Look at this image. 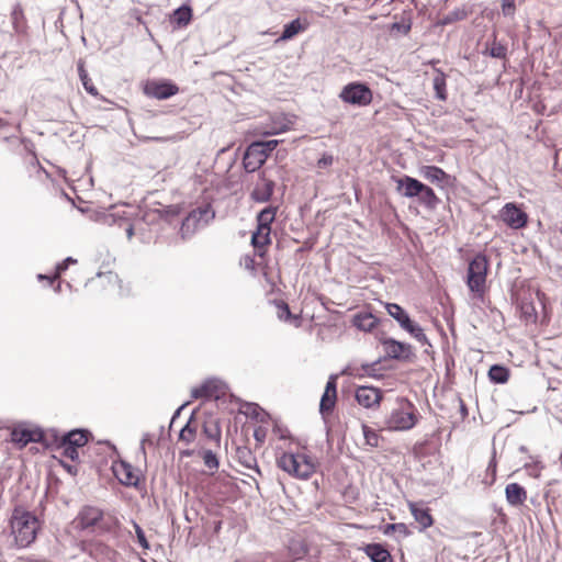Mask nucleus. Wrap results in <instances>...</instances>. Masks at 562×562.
<instances>
[{
  "label": "nucleus",
  "instance_id": "nucleus-1",
  "mask_svg": "<svg viewBox=\"0 0 562 562\" xmlns=\"http://www.w3.org/2000/svg\"><path fill=\"white\" fill-rule=\"evenodd\" d=\"M11 528L16 544L25 548L36 538L38 520L30 512H14L11 519Z\"/></svg>",
  "mask_w": 562,
  "mask_h": 562
},
{
  "label": "nucleus",
  "instance_id": "nucleus-2",
  "mask_svg": "<svg viewBox=\"0 0 562 562\" xmlns=\"http://www.w3.org/2000/svg\"><path fill=\"white\" fill-rule=\"evenodd\" d=\"M277 464L284 472L299 479H308L315 471L313 462L305 454L283 452Z\"/></svg>",
  "mask_w": 562,
  "mask_h": 562
},
{
  "label": "nucleus",
  "instance_id": "nucleus-3",
  "mask_svg": "<svg viewBox=\"0 0 562 562\" xmlns=\"http://www.w3.org/2000/svg\"><path fill=\"white\" fill-rule=\"evenodd\" d=\"M417 423L415 406L407 400H402L386 419V425L393 430H408Z\"/></svg>",
  "mask_w": 562,
  "mask_h": 562
},
{
  "label": "nucleus",
  "instance_id": "nucleus-4",
  "mask_svg": "<svg viewBox=\"0 0 562 562\" xmlns=\"http://www.w3.org/2000/svg\"><path fill=\"white\" fill-rule=\"evenodd\" d=\"M215 217L210 205L192 210L182 221L180 235L182 239L190 238L198 229L207 225Z\"/></svg>",
  "mask_w": 562,
  "mask_h": 562
},
{
  "label": "nucleus",
  "instance_id": "nucleus-5",
  "mask_svg": "<svg viewBox=\"0 0 562 562\" xmlns=\"http://www.w3.org/2000/svg\"><path fill=\"white\" fill-rule=\"evenodd\" d=\"M488 269L486 256L479 254L469 263L467 284L471 292L483 294Z\"/></svg>",
  "mask_w": 562,
  "mask_h": 562
},
{
  "label": "nucleus",
  "instance_id": "nucleus-6",
  "mask_svg": "<svg viewBox=\"0 0 562 562\" xmlns=\"http://www.w3.org/2000/svg\"><path fill=\"white\" fill-rule=\"evenodd\" d=\"M339 98L349 104L369 105L372 102V91L364 83L351 82L342 88Z\"/></svg>",
  "mask_w": 562,
  "mask_h": 562
},
{
  "label": "nucleus",
  "instance_id": "nucleus-7",
  "mask_svg": "<svg viewBox=\"0 0 562 562\" xmlns=\"http://www.w3.org/2000/svg\"><path fill=\"white\" fill-rule=\"evenodd\" d=\"M80 550L99 562H112L116 558V551L99 540L81 541Z\"/></svg>",
  "mask_w": 562,
  "mask_h": 562
},
{
  "label": "nucleus",
  "instance_id": "nucleus-8",
  "mask_svg": "<svg viewBox=\"0 0 562 562\" xmlns=\"http://www.w3.org/2000/svg\"><path fill=\"white\" fill-rule=\"evenodd\" d=\"M179 92L177 85L166 80H150L144 87V93L147 97L158 100L168 99Z\"/></svg>",
  "mask_w": 562,
  "mask_h": 562
},
{
  "label": "nucleus",
  "instance_id": "nucleus-9",
  "mask_svg": "<svg viewBox=\"0 0 562 562\" xmlns=\"http://www.w3.org/2000/svg\"><path fill=\"white\" fill-rule=\"evenodd\" d=\"M337 379L338 376L336 374L329 375L324 393L321 397L319 413L324 418L331 414L335 408L337 402Z\"/></svg>",
  "mask_w": 562,
  "mask_h": 562
},
{
  "label": "nucleus",
  "instance_id": "nucleus-10",
  "mask_svg": "<svg viewBox=\"0 0 562 562\" xmlns=\"http://www.w3.org/2000/svg\"><path fill=\"white\" fill-rule=\"evenodd\" d=\"M502 221L510 228H522L527 224V214L514 203H506L499 212Z\"/></svg>",
  "mask_w": 562,
  "mask_h": 562
},
{
  "label": "nucleus",
  "instance_id": "nucleus-11",
  "mask_svg": "<svg viewBox=\"0 0 562 562\" xmlns=\"http://www.w3.org/2000/svg\"><path fill=\"white\" fill-rule=\"evenodd\" d=\"M385 355L395 360H408L412 356V346L406 342L397 341L393 338L381 340Z\"/></svg>",
  "mask_w": 562,
  "mask_h": 562
},
{
  "label": "nucleus",
  "instance_id": "nucleus-12",
  "mask_svg": "<svg viewBox=\"0 0 562 562\" xmlns=\"http://www.w3.org/2000/svg\"><path fill=\"white\" fill-rule=\"evenodd\" d=\"M274 181L265 177V173H260L251 193L250 198L257 203H266L270 201L273 190Z\"/></svg>",
  "mask_w": 562,
  "mask_h": 562
},
{
  "label": "nucleus",
  "instance_id": "nucleus-13",
  "mask_svg": "<svg viewBox=\"0 0 562 562\" xmlns=\"http://www.w3.org/2000/svg\"><path fill=\"white\" fill-rule=\"evenodd\" d=\"M102 514H103V512L98 507H94V506L82 507L75 519V522L77 524V528H79L80 530L95 528Z\"/></svg>",
  "mask_w": 562,
  "mask_h": 562
},
{
  "label": "nucleus",
  "instance_id": "nucleus-14",
  "mask_svg": "<svg viewBox=\"0 0 562 562\" xmlns=\"http://www.w3.org/2000/svg\"><path fill=\"white\" fill-rule=\"evenodd\" d=\"M267 160V154L262 153L252 142L246 149L243 158V165L247 172H255Z\"/></svg>",
  "mask_w": 562,
  "mask_h": 562
},
{
  "label": "nucleus",
  "instance_id": "nucleus-15",
  "mask_svg": "<svg viewBox=\"0 0 562 562\" xmlns=\"http://www.w3.org/2000/svg\"><path fill=\"white\" fill-rule=\"evenodd\" d=\"M113 471L117 480L125 486H137L139 482V475L134 468L125 461H121L119 464L113 467Z\"/></svg>",
  "mask_w": 562,
  "mask_h": 562
},
{
  "label": "nucleus",
  "instance_id": "nucleus-16",
  "mask_svg": "<svg viewBox=\"0 0 562 562\" xmlns=\"http://www.w3.org/2000/svg\"><path fill=\"white\" fill-rule=\"evenodd\" d=\"M381 397L382 395L380 390L372 386H360L356 391L357 402L366 408H371L374 405H378Z\"/></svg>",
  "mask_w": 562,
  "mask_h": 562
},
{
  "label": "nucleus",
  "instance_id": "nucleus-17",
  "mask_svg": "<svg viewBox=\"0 0 562 562\" xmlns=\"http://www.w3.org/2000/svg\"><path fill=\"white\" fill-rule=\"evenodd\" d=\"M396 183L397 192L408 199L417 198L423 186V182L409 176L397 179Z\"/></svg>",
  "mask_w": 562,
  "mask_h": 562
},
{
  "label": "nucleus",
  "instance_id": "nucleus-18",
  "mask_svg": "<svg viewBox=\"0 0 562 562\" xmlns=\"http://www.w3.org/2000/svg\"><path fill=\"white\" fill-rule=\"evenodd\" d=\"M220 393H222V386L220 381L217 380H206L202 385L199 387H194L191 391V397L192 398H217L220 396Z\"/></svg>",
  "mask_w": 562,
  "mask_h": 562
},
{
  "label": "nucleus",
  "instance_id": "nucleus-19",
  "mask_svg": "<svg viewBox=\"0 0 562 562\" xmlns=\"http://www.w3.org/2000/svg\"><path fill=\"white\" fill-rule=\"evenodd\" d=\"M505 497L512 507H519L527 501V491L518 483H509L505 487Z\"/></svg>",
  "mask_w": 562,
  "mask_h": 562
},
{
  "label": "nucleus",
  "instance_id": "nucleus-20",
  "mask_svg": "<svg viewBox=\"0 0 562 562\" xmlns=\"http://www.w3.org/2000/svg\"><path fill=\"white\" fill-rule=\"evenodd\" d=\"M271 229H265L257 227V229L251 235V245L256 249V255L259 257H263L267 251V246L271 244Z\"/></svg>",
  "mask_w": 562,
  "mask_h": 562
},
{
  "label": "nucleus",
  "instance_id": "nucleus-21",
  "mask_svg": "<svg viewBox=\"0 0 562 562\" xmlns=\"http://www.w3.org/2000/svg\"><path fill=\"white\" fill-rule=\"evenodd\" d=\"M408 506L414 519L416 520V522H418L422 530L430 527L434 524V519L429 513V508L418 503H409Z\"/></svg>",
  "mask_w": 562,
  "mask_h": 562
},
{
  "label": "nucleus",
  "instance_id": "nucleus-22",
  "mask_svg": "<svg viewBox=\"0 0 562 562\" xmlns=\"http://www.w3.org/2000/svg\"><path fill=\"white\" fill-rule=\"evenodd\" d=\"M352 324L362 331H371L379 324V318L371 312L361 311L353 315Z\"/></svg>",
  "mask_w": 562,
  "mask_h": 562
},
{
  "label": "nucleus",
  "instance_id": "nucleus-23",
  "mask_svg": "<svg viewBox=\"0 0 562 562\" xmlns=\"http://www.w3.org/2000/svg\"><path fill=\"white\" fill-rule=\"evenodd\" d=\"M307 27L308 22L302 21L300 18L294 19L293 21L284 25L283 32L281 36L276 41V43L289 41L299 33L304 32Z\"/></svg>",
  "mask_w": 562,
  "mask_h": 562
},
{
  "label": "nucleus",
  "instance_id": "nucleus-24",
  "mask_svg": "<svg viewBox=\"0 0 562 562\" xmlns=\"http://www.w3.org/2000/svg\"><path fill=\"white\" fill-rule=\"evenodd\" d=\"M119 527H120L119 519L115 516H113L112 514L103 512L95 529L101 535L109 533V535L116 536Z\"/></svg>",
  "mask_w": 562,
  "mask_h": 562
},
{
  "label": "nucleus",
  "instance_id": "nucleus-25",
  "mask_svg": "<svg viewBox=\"0 0 562 562\" xmlns=\"http://www.w3.org/2000/svg\"><path fill=\"white\" fill-rule=\"evenodd\" d=\"M236 458L243 467L254 470L256 473L261 475V471L257 464V459L248 447H238L236 449Z\"/></svg>",
  "mask_w": 562,
  "mask_h": 562
},
{
  "label": "nucleus",
  "instance_id": "nucleus-26",
  "mask_svg": "<svg viewBox=\"0 0 562 562\" xmlns=\"http://www.w3.org/2000/svg\"><path fill=\"white\" fill-rule=\"evenodd\" d=\"M420 175L429 182L438 186H442L449 178V176L437 166H424L420 169Z\"/></svg>",
  "mask_w": 562,
  "mask_h": 562
},
{
  "label": "nucleus",
  "instance_id": "nucleus-27",
  "mask_svg": "<svg viewBox=\"0 0 562 562\" xmlns=\"http://www.w3.org/2000/svg\"><path fill=\"white\" fill-rule=\"evenodd\" d=\"M385 308L389 315L393 317L404 330L413 323L409 315L398 304L386 303Z\"/></svg>",
  "mask_w": 562,
  "mask_h": 562
},
{
  "label": "nucleus",
  "instance_id": "nucleus-28",
  "mask_svg": "<svg viewBox=\"0 0 562 562\" xmlns=\"http://www.w3.org/2000/svg\"><path fill=\"white\" fill-rule=\"evenodd\" d=\"M293 120L284 114L278 115L272 119L271 126L263 135H278L291 130Z\"/></svg>",
  "mask_w": 562,
  "mask_h": 562
},
{
  "label": "nucleus",
  "instance_id": "nucleus-29",
  "mask_svg": "<svg viewBox=\"0 0 562 562\" xmlns=\"http://www.w3.org/2000/svg\"><path fill=\"white\" fill-rule=\"evenodd\" d=\"M364 552L372 562H392L390 552L379 543H370L364 548Z\"/></svg>",
  "mask_w": 562,
  "mask_h": 562
},
{
  "label": "nucleus",
  "instance_id": "nucleus-30",
  "mask_svg": "<svg viewBox=\"0 0 562 562\" xmlns=\"http://www.w3.org/2000/svg\"><path fill=\"white\" fill-rule=\"evenodd\" d=\"M417 199L420 204L429 210H435L440 204V199L436 195L435 191L424 183Z\"/></svg>",
  "mask_w": 562,
  "mask_h": 562
},
{
  "label": "nucleus",
  "instance_id": "nucleus-31",
  "mask_svg": "<svg viewBox=\"0 0 562 562\" xmlns=\"http://www.w3.org/2000/svg\"><path fill=\"white\" fill-rule=\"evenodd\" d=\"M60 442L75 448L83 447L88 442L87 432L80 429L71 430L63 435Z\"/></svg>",
  "mask_w": 562,
  "mask_h": 562
},
{
  "label": "nucleus",
  "instance_id": "nucleus-32",
  "mask_svg": "<svg viewBox=\"0 0 562 562\" xmlns=\"http://www.w3.org/2000/svg\"><path fill=\"white\" fill-rule=\"evenodd\" d=\"M432 87L435 90V97L440 101L447 100V83H446V75L436 69L435 76L432 78Z\"/></svg>",
  "mask_w": 562,
  "mask_h": 562
},
{
  "label": "nucleus",
  "instance_id": "nucleus-33",
  "mask_svg": "<svg viewBox=\"0 0 562 562\" xmlns=\"http://www.w3.org/2000/svg\"><path fill=\"white\" fill-rule=\"evenodd\" d=\"M277 207L268 206L261 210L257 215V227L271 229V223L274 221Z\"/></svg>",
  "mask_w": 562,
  "mask_h": 562
},
{
  "label": "nucleus",
  "instance_id": "nucleus-34",
  "mask_svg": "<svg viewBox=\"0 0 562 562\" xmlns=\"http://www.w3.org/2000/svg\"><path fill=\"white\" fill-rule=\"evenodd\" d=\"M192 18V9L190 5H181L175 10L171 21L178 26H187Z\"/></svg>",
  "mask_w": 562,
  "mask_h": 562
},
{
  "label": "nucleus",
  "instance_id": "nucleus-35",
  "mask_svg": "<svg viewBox=\"0 0 562 562\" xmlns=\"http://www.w3.org/2000/svg\"><path fill=\"white\" fill-rule=\"evenodd\" d=\"M203 434L207 439L214 441L216 446H220L222 431L217 420L212 419L205 422L203 425Z\"/></svg>",
  "mask_w": 562,
  "mask_h": 562
},
{
  "label": "nucleus",
  "instance_id": "nucleus-36",
  "mask_svg": "<svg viewBox=\"0 0 562 562\" xmlns=\"http://www.w3.org/2000/svg\"><path fill=\"white\" fill-rule=\"evenodd\" d=\"M488 378L495 383H505L509 379V370L499 364H494L488 370Z\"/></svg>",
  "mask_w": 562,
  "mask_h": 562
},
{
  "label": "nucleus",
  "instance_id": "nucleus-37",
  "mask_svg": "<svg viewBox=\"0 0 562 562\" xmlns=\"http://www.w3.org/2000/svg\"><path fill=\"white\" fill-rule=\"evenodd\" d=\"M483 54H488L493 58L505 59L507 55V46L501 42H497L496 37L494 36L491 46H487Z\"/></svg>",
  "mask_w": 562,
  "mask_h": 562
},
{
  "label": "nucleus",
  "instance_id": "nucleus-38",
  "mask_svg": "<svg viewBox=\"0 0 562 562\" xmlns=\"http://www.w3.org/2000/svg\"><path fill=\"white\" fill-rule=\"evenodd\" d=\"M193 416L187 422V424L181 428L179 432V440L186 442L187 445L191 443L195 439L196 427L191 425Z\"/></svg>",
  "mask_w": 562,
  "mask_h": 562
},
{
  "label": "nucleus",
  "instance_id": "nucleus-39",
  "mask_svg": "<svg viewBox=\"0 0 562 562\" xmlns=\"http://www.w3.org/2000/svg\"><path fill=\"white\" fill-rule=\"evenodd\" d=\"M200 456L203 459L204 465L211 471L218 469L220 462L216 454L210 449H203L200 451Z\"/></svg>",
  "mask_w": 562,
  "mask_h": 562
},
{
  "label": "nucleus",
  "instance_id": "nucleus-40",
  "mask_svg": "<svg viewBox=\"0 0 562 562\" xmlns=\"http://www.w3.org/2000/svg\"><path fill=\"white\" fill-rule=\"evenodd\" d=\"M467 15H468V12L463 8H457L454 10H452L451 12H449L448 14H446L440 20L439 23L441 25H448V24H451L453 22L461 21V20L465 19Z\"/></svg>",
  "mask_w": 562,
  "mask_h": 562
},
{
  "label": "nucleus",
  "instance_id": "nucleus-41",
  "mask_svg": "<svg viewBox=\"0 0 562 562\" xmlns=\"http://www.w3.org/2000/svg\"><path fill=\"white\" fill-rule=\"evenodd\" d=\"M520 311L526 322L535 323L537 321V311L532 302L521 301Z\"/></svg>",
  "mask_w": 562,
  "mask_h": 562
},
{
  "label": "nucleus",
  "instance_id": "nucleus-42",
  "mask_svg": "<svg viewBox=\"0 0 562 562\" xmlns=\"http://www.w3.org/2000/svg\"><path fill=\"white\" fill-rule=\"evenodd\" d=\"M35 434L31 430H21V431H16L14 430L12 432V440L14 442H18V443H22L23 446H25L26 443L31 442V441H36L35 439Z\"/></svg>",
  "mask_w": 562,
  "mask_h": 562
},
{
  "label": "nucleus",
  "instance_id": "nucleus-43",
  "mask_svg": "<svg viewBox=\"0 0 562 562\" xmlns=\"http://www.w3.org/2000/svg\"><path fill=\"white\" fill-rule=\"evenodd\" d=\"M405 330L408 331L420 344H429L428 338L425 335L423 328L419 325L415 324L414 322Z\"/></svg>",
  "mask_w": 562,
  "mask_h": 562
},
{
  "label": "nucleus",
  "instance_id": "nucleus-44",
  "mask_svg": "<svg viewBox=\"0 0 562 562\" xmlns=\"http://www.w3.org/2000/svg\"><path fill=\"white\" fill-rule=\"evenodd\" d=\"M391 532H397L402 537H407L411 535L408 527L403 522L389 524L384 529L385 535H390Z\"/></svg>",
  "mask_w": 562,
  "mask_h": 562
},
{
  "label": "nucleus",
  "instance_id": "nucleus-45",
  "mask_svg": "<svg viewBox=\"0 0 562 562\" xmlns=\"http://www.w3.org/2000/svg\"><path fill=\"white\" fill-rule=\"evenodd\" d=\"M259 149L267 154V158L269 157L270 153L276 149V147L279 145L278 139H271V140H258L254 142Z\"/></svg>",
  "mask_w": 562,
  "mask_h": 562
},
{
  "label": "nucleus",
  "instance_id": "nucleus-46",
  "mask_svg": "<svg viewBox=\"0 0 562 562\" xmlns=\"http://www.w3.org/2000/svg\"><path fill=\"white\" fill-rule=\"evenodd\" d=\"M411 29H412V22L409 19H402V21H400V22H394L391 24V27H390L391 31H396L404 35L408 34Z\"/></svg>",
  "mask_w": 562,
  "mask_h": 562
},
{
  "label": "nucleus",
  "instance_id": "nucleus-47",
  "mask_svg": "<svg viewBox=\"0 0 562 562\" xmlns=\"http://www.w3.org/2000/svg\"><path fill=\"white\" fill-rule=\"evenodd\" d=\"M363 435L366 439V443L371 447H378L380 437L379 435L368 426H363Z\"/></svg>",
  "mask_w": 562,
  "mask_h": 562
},
{
  "label": "nucleus",
  "instance_id": "nucleus-48",
  "mask_svg": "<svg viewBox=\"0 0 562 562\" xmlns=\"http://www.w3.org/2000/svg\"><path fill=\"white\" fill-rule=\"evenodd\" d=\"M379 364H380V361H374L372 363H363L361 366V370H362V374H366L368 376H372V378H379L381 376L382 374L379 373Z\"/></svg>",
  "mask_w": 562,
  "mask_h": 562
},
{
  "label": "nucleus",
  "instance_id": "nucleus-49",
  "mask_svg": "<svg viewBox=\"0 0 562 562\" xmlns=\"http://www.w3.org/2000/svg\"><path fill=\"white\" fill-rule=\"evenodd\" d=\"M75 262H77V260L72 259L71 257L66 258L63 262L57 265V267H56V270H57L56 276H54L53 278L45 277V279H47L50 283H53L54 280L57 279L60 276L61 272L67 270L69 263H75ZM38 278L40 279H44V276L40 274Z\"/></svg>",
  "mask_w": 562,
  "mask_h": 562
},
{
  "label": "nucleus",
  "instance_id": "nucleus-50",
  "mask_svg": "<svg viewBox=\"0 0 562 562\" xmlns=\"http://www.w3.org/2000/svg\"><path fill=\"white\" fill-rule=\"evenodd\" d=\"M134 528L137 537V541L143 549H149V543L146 539L145 532L139 525L134 522Z\"/></svg>",
  "mask_w": 562,
  "mask_h": 562
},
{
  "label": "nucleus",
  "instance_id": "nucleus-51",
  "mask_svg": "<svg viewBox=\"0 0 562 562\" xmlns=\"http://www.w3.org/2000/svg\"><path fill=\"white\" fill-rule=\"evenodd\" d=\"M515 10V0H502V11L505 16L514 15Z\"/></svg>",
  "mask_w": 562,
  "mask_h": 562
},
{
  "label": "nucleus",
  "instance_id": "nucleus-52",
  "mask_svg": "<svg viewBox=\"0 0 562 562\" xmlns=\"http://www.w3.org/2000/svg\"><path fill=\"white\" fill-rule=\"evenodd\" d=\"M59 447L64 449L65 457L71 460H77L79 458L78 448L68 445H61V442H59Z\"/></svg>",
  "mask_w": 562,
  "mask_h": 562
},
{
  "label": "nucleus",
  "instance_id": "nucleus-53",
  "mask_svg": "<svg viewBox=\"0 0 562 562\" xmlns=\"http://www.w3.org/2000/svg\"><path fill=\"white\" fill-rule=\"evenodd\" d=\"M333 162H334V156L331 154L325 153L317 160V167L324 169V168L331 166Z\"/></svg>",
  "mask_w": 562,
  "mask_h": 562
},
{
  "label": "nucleus",
  "instance_id": "nucleus-54",
  "mask_svg": "<svg viewBox=\"0 0 562 562\" xmlns=\"http://www.w3.org/2000/svg\"><path fill=\"white\" fill-rule=\"evenodd\" d=\"M81 82H82V86L85 88V90L93 95V97H97L99 94L98 92V89L95 88V86L92 83V80L91 78L88 76L87 79H80Z\"/></svg>",
  "mask_w": 562,
  "mask_h": 562
},
{
  "label": "nucleus",
  "instance_id": "nucleus-55",
  "mask_svg": "<svg viewBox=\"0 0 562 562\" xmlns=\"http://www.w3.org/2000/svg\"><path fill=\"white\" fill-rule=\"evenodd\" d=\"M292 316L291 314V311L289 308V305L286 303H282L280 305V313H279V317L281 319H285L288 321L290 317Z\"/></svg>",
  "mask_w": 562,
  "mask_h": 562
},
{
  "label": "nucleus",
  "instance_id": "nucleus-56",
  "mask_svg": "<svg viewBox=\"0 0 562 562\" xmlns=\"http://www.w3.org/2000/svg\"><path fill=\"white\" fill-rule=\"evenodd\" d=\"M77 66H78V74H79V78H80V79H87V77H88V72H87V70L85 69V63H83V60H81V59H80V60L78 61V65H77Z\"/></svg>",
  "mask_w": 562,
  "mask_h": 562
},
{
  "label": "nucleus",
  "instance_id": "nucleus-57",
  "mask_svg": "<svg viewBox=\"0 0 562 562\" xmlns=\"http://www.w3.org/2000/svg\"><path fill=\"white\" fill-rule=\"evenodd\" d=\"M149 441V436L146 434L142 441H140V447H139V451L142 452L143 457L146 458V450H145V442Z\"/></svg>",
  "mask_w": 562,
  "mask_h": 562
},
{
  "label": "nucleus",
  "instance_id": "nucleus-58",
  "mask_svg": "<svg viewBox=\"0 0 562 562\" xmlns=\"http://www.w3.org/2000/svg\"><path fill=\"white\" fill-rule=\"evenodd\" d=\"M244 261H245V267H246L247 269H254L255 260H254V258H252V257H250V256H246V257L244 258Z\"/></svg>",
  "mask_w": 562,
  "mask_h": 562
},
{
  "label": "nucleus",
  "instance_id": "nucleus-59",
  "mask_svg": "<svg viewBox=\"0 0 562 562\" xmlns=\"http://www.w3.org/2000/svg\"><path fill=\"white\" fill-rule=\"evenodd\" d=\"M126 232V236L128 239H132V237L134 236V227L133 225H128L127 228L125 229Z\"/></svg>",
  "mask_w": 562,
  "mask_h": 562
},
{
  "label": "nucleus",
  "instance_id": "nucleus-60",
  "mask_svg": "<svg viewBox=\"0 0 562 562\" xmlns=\"http://www.w3.org/2000/svg\"><path fill=\"white\" fill-rule=\"evenodd\" d=\"M263 437H265V435H263V434H261V430H260V429H257V430L255 431V438H256V440H257V441H262V440H263Z\"/></svg>",
  "mask_w": 562,
  "mask_h": 562
},
{
  "label": "nucleus",
  "instance_id": "nucleus-61",
  "mask_svg": "<svg viewBox=\"0 0 562 562\" xmlns=\"http://www.w3.org/2000/svg\"><path fill=\"white\" fill-rule=\"evenodd\" d=\"M186 404L181 405L173 414L171 419V425L175 423L176 418L180 415L181 409L184 407Z\"/></svg>",
  "mask_w": 562,
  "mask_h": 562
},
{
  "label": "nucleus",
  "instance_id": "nucleus-62",
  "mask_svg": "<svg viewBox=\"0 0 562 562\" xmlns=\"http://www.w3.org/2000/svg\"><path fill=\"white\" fill-rule=\"evenodd\" d=\"M146 139H149V140H156V142H162V140H165L166 138H162V137H147Z\"/></svg>",
  "mask_w": 562,
  "mask_h": 562
},
{
  "label": "nucleus",
  "instance_id": "nucleus-63",
  "mask_svg": "<svg viewBox=\"0 0 562 562\" xmlns=\"http://www.w3.org/2000/svg\"><path fill=\"white\" fill-rule=\"evenodd\" d=\"M347 373L357 375V373L349 372V368H346V369L342 371V374H347Z\"/></svg>",
  "mask_w": 562,
  "mask_h": 562
},
{
  "label": "nucleus",
  "instance_id": "nucleus-64",
  "mask_svg": "<svg viewBox=\"0 0 562 562\" xmlns=\"http://www.w3.org/2000/svg\"><path fill=\"white\" fill-rule=\"evenodd\" d=\"M465 411H467V409H465V406L462 404V406H461V412H465Z\"/></svg>",
  "mask_w": 562,
  "mask_h": 562
}]
</instances>
